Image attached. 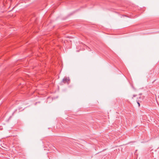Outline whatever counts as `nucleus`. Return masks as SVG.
<instances>
[{
	"label": "nucleus",
	"instance_id": "obj_4",
	"mask_svg": "<svg viewBox=\"0 0 159 159\" xmlns=\"http://www.w3.org/2000/svg\"><path fill=\"white\" fill-rule=\"evenodd\" d=\"M136 96V95H133V97H135Z\"/></svg>",
	"mask_w": 159,
	"mask_h": 159
},
{
	"label": "nucleus",
	"instance_id": "obj_3",
	"mask_svg": "<svg viewBox=\"0 0 159 159\" xmlns=\"http://www.w3.org/2000/svg\"><path fill=\"white\" fill-rule=\"evenodd\" d=\"M88 49H87L89 51H90V48L88 47Z\"/></svg>",
	"mask_w": 159,
	"mask_h": 159
},
{
	"label": "nucleus",
	"instance_id": "obj_2",
	"mask_svg": "<svg viewBox=\"0 0 159 159\" xmlns=\"http://www.w3.org/2000/svg\"><path fill=\"white\" fill-rule=\"evenodd\" d=\"M137 103H138V104L139 106L140 105V103H139V102H137Z\"/></svg>",
	"mask_w": 159,
	"mask_h": 159
},
{
	"label": "nucleus",
	"instance_id": "obj_1",
	"mask_svg": "<svg viewBox=\"0 0 159 159\" xmlns=\"http://www.w3.org/2000/svg\"><path fill=\"white\" fill-rule=\"evenodd\" d=\"M69 81V78H68L67 77H65L63 79V82L64 83H68Z\"/></svg>",
	"mask_w": 159,
	"mask_h": 159
}]
</instances>
